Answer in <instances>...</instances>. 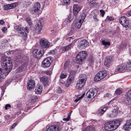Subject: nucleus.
Listing matches in <instances>:
<instances>
[{
	"label": "nucleus",
	"instance_id": "1",
	"mask_svg": "<svg viewBox=\"0 0 131 131\" xmlns=\"http://www.w3.org/2000/svg\"><path fill=\"white\" fill-rule=\"evenodd\" d=\"M12 65L10 58L5 56L2 57L0 62V83L11 70Z\"/></svg>",
	"mask_w": 131,
	"mask_h": 131
},
{
	"label": "nucleus",
	"instance_id": "2",
	"mask_svg": "<svg viewBox=\"0 0 131 131\" xmlns=\"http://www.w3.org/2000/svg\"><path fill=\"white\" fill-rule=\"evenodd\" d=\"M121 121V119H116L106 123L104 126L105 129L108 131L115 130L119 125Z\"/></svg>",
	"mask_w": 131,
	"mask_h": 131
},
{
	"label": "nucleus",
	"instance_id": "3",
	"mask_svg": "<svg viewBox=\"0 0 131 131\" xmlns=\"http://www.w3.org/2000/svg\"><path fill=\"white\" fill-rule=\"evenodd\" d=\"M15 61L17 62V64L18 63H21L23 62L22 66H21L22 69L24 70L25 69L27 66L29 65L28 61L26 56L22 54L18 55L15 58Z\"/></svg>",
	"mask_w": 131,
	"mask_h": 131
},
{
	"label": "nucleus",
	"instance_id": "4",
	"mask_svg": "<svg viewBox=\"0 0 131 131\" xmlns=\"http://www.w3.org/2000/svg\"><path fill=\"white\" fill-rule=\"evenodd\" d=\"M126 70L128 71H131V60H129L127 62V64L126 65L123 64L119 65L116 68L115 72L116 73L123 72Z\"/></svg>",
	"mask_w": 131,
	"mask_h": 131
},
{
	"label": "nucleus",
	"instance_id": "5",
	"mask_svg": "<svg viewBox=\"0 0 131 131\" xmlns=\"http://www.w3.org/2000/svg\"><path fill=\"white\" fill-rule=\"evenodd\" d=\"M80 78L77 81L76 88L81 90L85 83L86 80V77L85 75L81 74L79 75Z\"/></svg>",
	"mask_w": 131,
	"mask_h": 131
},
{
	"label": "nucleus",
	"instance_id": "6",
	"mask_svg": "<svg viewBox=\"0 0 131 131\" xmlns=\"http://www.w3.org/2000/svg\"><path fill=\"white\" fill-rule=\"evenodd\" d=\"M15 29L18 31V35L19 36L24 37V39L25 40L27 37V33H28L29 28L26 27L24 29L23 28H21L20 26H17L15 27Z\"/></svg>",
	"mask_w": 131,
	"mask_h": 131
},
{
	"label": "nucleus",
	"instance_id": "7",
	"mask_svg": "<svg viewBox=\"0 0 131 131\" xmlns=\"http://www.w3.org/2000/svg\"><path fill=\"white\" fill-rule=\"evenodd\" d=\"M87 56V53L86 52L82 51L79 52L77 54L76 58L77 63L82 64V62L86 59Z\"/></svg>",
	"mask_w": 131,
	"mask_h": 131
},
{
	"label": "nucleus",
	"instance_id": "8",
	"mask_svg": "<svg viewBox=\"0 0 131 131\" xmlns=\"http://www.w3.org/2000/svg\"><path fill=\"white\" fill-rule=\"evenodd\" d=\"M107 72L105 71H102L99 72L95 75L94 80L97 82L103 79L106 76Z\"/></svg>",
	"mask_w": 131,
	"mask_h": 131
},
{
	"label": "nucleus",
	"instance_id": "9",
	"mask_svg": "<svg viewBox=\"0 0 131 131\" xmlns=\"http://www.w3.org/2000/svg\"><path fill=\"white\" fill-rule=\"evenodd\" d=\"M123 102L126 105L131 104V90H129L123 100Z\"/></svg>",
	"mask_w": 131,
	"mask_h": 131
},
{
	"label": "nucleus",
	"instance_id": "10",
	"mask_svg": "<svg viewBox=\"0 0 131 131\" xmlns=\"http://www.w3.org/2000/svg\"><path fill=\"white\" fill-rule=\"evenodd\" d=\"M32 53L33 56L36 58H40L43 55L44 51L43 49H34L32 51Z\"/></svg>",
	"mask_w": 131,
	"mask_h": 131
},
{
	"label": "nucleus",
	"instance_id": "11",
	"mask_svg": "<svg viewBox=\"0 0 131 131\" xmlns=\"http://www.w3.org/2000/svg\"><path fill=\"white\" fill-rule=\"evenodd\" d=\"M113 57L112 56H107L105 58L104 65L108 68L112 64L114 61Z\"/></svg>",
	"mask_w": 131,
	"mask_h": 131
},
{
	"label": "nucleus",
	"instance_id": "12",
	"mask_svg": "<svg viewBox=\"0 0 131 131\" xmlns=\"http://www.w3.org/2000/svg\"><path fill=\"white\" fill-rule=\"evenodd\" d=\"M97 93V90L95 88H92L87 92L86 95L89 98L92 99L96 95Z\"/></svg>",
	"mask_w": 131,
	"mask_h": 131
},
{
	"label": "nucleus",
	"instance_id": "13",
	"mask_svg": "<svg viewBox=\"0 0 131 131\" xmlns=\"http://www.w3.org/2000/svg\"><path fill=\"white\" fill-rule=\"evenodd\" d=\"M86 16L85 14L83 13L81 14L80 17L81 18L79 21H77L75 24V27L77 29L80 28Z\"/></svg>",
	"mask_w": 131,
	"mask_h": 131
},
{
	"label": "nucleus",
	"instance_id": "14",
	"mask_svg": "<svg viewBox=\"0 0 131 131\" xmlns=\"http://www.w3.org/2000/svg\"><path fill=\"white\" fill-rule=\"evenodd\" d=\"M119 22L125 28L128 26L129 20L128 18L124 16L121 17L119 19Z\"/></svg>",
	"mask_w": 131,
	"mask_h": 131
},
{
	"label": "nucleus",
	"instance_id": "15",
	"mask_svg": "<svg viewBox=\"0 0 131 131\" xmlns=\"http://www.w3.org/2000/svg\"><path fill=\"white\" fill-rule=\"evenodd\" d=\"M112 105L110 104H109V102L107 104H106L104 106L101 107L99 108L98 111V113L100 115H102L107 109L112 107Z\"/></svg>",
	"mask_w": 131,
	"mask_h": 131
},
{
	"label": "nucleus",
	"instance_id": "16",
	"mask_svg": "<svg viewBox=\"0 0 131 131\" xmlns=\"http://www.w3.org/2000/svg\"><path fill=\"white\" fill-rule=\"evenodd\" d=\"M40 7V5L38 2L36 3L32 8L31 9V13L33 14L39 12Z\"/></svg>",
	"mask_w": 131,
	"mask_h": 131
},
{
	"label": "nucleus",
	"instance_id": "17",
	"mask_svg": "<svg viewBox=\"0 0 131 131\" xmlns=\"http://www.w3.org/2000/svg\"><path fill=\"white\" fill-rule=\"evenodd\" d=\"M40 43L41 46L43 48H47L49 46L50 43L46 39H41L40 41Z\"/></svg>",
	"mask_w": 131,
	"mask_h": 131
},
{
	"label": "nucleus",
	"instance_id": "18",
	"mask_svg": "<svg viewBox=\"0 0 131 131\" xmlns=\"http://www.w3.org/2000/svg\"><path fill=\"white\" fill-rule=\"evenodd\" d=\"M35 83L33 80H30L28 81L27 84V88L28 90H31L35 87Z\"/></svg>",
	"mask_w": 131,
	"mask_h": 131
},
{
	"label": "nucleus",
	"instance_id": "19",
	"mask_svg": "<svg viewBox=\"0 0 131 131\" xmlns=\"http://www.w3.org/2000/svg\"><path fill=\"white\" fill-rule=\"evenodd\" d=\"M46 129L47 131H59L60 130L58 125H51L49 127L47 126Z\"/></svg>",
	"mask_w": 131,
	"mask_h": 131
},
{
	"label": "nucleus",
	"instance_id": "20",
	"mask_svg": "<svg viewBox=\"0 0 131 131\" xmlns=\"http://www.w3.org/2000/svg\"><path fill=\"white\" fill-rule=\"evenodd\" d=\"M81 8V6L77 4L74 5L73 7V12L74 15L76 16Z\"/></svg>",
	"mask_w": 131,
	"mask_h": 131
},
{
	"label": "nucleus",
	"instance_id": "21",
	"mask_svg": "<svg viewBox=\"0 0 131 131\" xmlns=\"http://www.w3.org/2000/svg\"><path fill=\"white\" fill-rule=\"evenodd\" d=\"M48 58L45 59L42 61V66L44 68L49 67L50 65V62L48 60Z\"/></svg>",
	"mask_w": 131,
	"mask_h": 131
},
{
	"label": "nucleus",
	"instance_id": "22",
	"mask_svg": "<svg viewBox=\"0 0 131 131\" xmlns=\"http://www.w3.org/2000/svg\"><path fill=\"white\" fill-rule=\"evenodd\" d=\"M88 44L87 41L86 40H83L81 41L78 45V47L81 48H82L86 47Z\"/></svg>",
	"mask_w": 131,
	"mask_h": 131
},
{
	"label": "nucleus",
	"instance_id": "23",
	"mask_svg": "<svg viewBox=\"0 0 131 131\" xmlns=\"http://www.w3.org/2000/svg\"><path fill=\"white\" fill-rule=\"evenodd\" d=\"M17 3L9 4L4 6V9L5 10H9L14 8L17 5Z\"/></svg>",
	"mask_w": 131,
	"mask_h": 131
},
{
	"label": "nucleus",
	"instance_id": "24",
	"mask_svg": "<svg viewBox=\"0 0 131 131\" xmlns=\"http://www.w3.org/2000/svg\"><path fill=\"white\" fill-rule=\"evenodd\" d=\"M40 82L42 83L44 85L47 86L48 85V77L45 76L40 77Z\"/></svg>",
	"mask_w": 131,
	"mask_h": 131
},
{
	"label": "nucleus",
	"instance_id": "25",
	"mask_svg": "<svg viewBox=\"0 0 131 131\" xmlns=\"http://www.w3.org/2000/svg\"><path fill=\"white\" fill-rule=\"evenodd\" d=\"M123 127L125 130H128L131 128V120L127 121Z\"/></svg>",
	"mask_w": 131,
	"mask_h": 131
},
{
	"label": "nucleus",
	"instance_id": "26",
	"mask_svg": "<svg viewBox=\"0 0 131 131\" xmlns=\"http://www.w3.org/2000/svg\"><path fill=\"white\" fill-rule=\"evenodd\" d=\"M74 79V77L73 76H69L66 84V86H68L70 85L71 83L73 82Z\"/></svg>",
	"mask_w": 131,
	"mask_h": 131
},
{
	"label": "nucleus",
	"instance_id": "27",
	"mask_svg": "<svg viewBox=\"0 0 131 131\" xmlns=\"http://www.w3.org/2000/svg\"><path fill=\"white\" fill-rule=\"evenodd\" d=\"M73 18L70 15H69L67 18L65 19V21H63L62 24L63 26L67 25V24L71 22Z\"/></svg>",
	"mask_w": 131,
	"mask_h": 131
},
{
	"label": "nucleus",
	"instance_id": "28",
	"mask_svg": "<svg viewBox=\"0 0 131 131\" xmlns=\"http://www.w3.org/2000/svg\"><path fill=\"white\" fill-rule=\"evenodd\" d=\"M82 131H95V130L93 126H90L82 129Z\"/></svg>",
	"mask_w": 131,
	"mask_h": 131
},
{
	"label": "nucleus",
	"instance_id": "29",
	"mask_svg": "<svg viewBox=\"0 0 131 131\" xmlns=\"http://www.w3.org/2000/svg\"><path fill=\"white\" fill-rule=\"evenodd\" d=\"M37 24V26L36 28V30L38 31L39 33L42 27L40 21L39 20Z\"/></svg>",
	"mask_w": 131,
	"mask_h": 131
},
{
	"label": "nucleus",
	"instance_id": "30",
	"mask_svg": "<svg viewBox=\"0 0 131 131\" xmlns=\"http://www.w3.org/2000/svg\"><path fill=\"white\" fill-rule=\"evenodd\" d=\"M94 0H88V3H89L90 5L92 6L95 7L99 6V4L98 3H95L94 2Z\"/></svg>",
	"mask_w": 131,
	"mask_h": 131
},
{
	"label": "nucleus",
	"instance_id": "31",
	"mask_svg": "<svg viewBox=\"0 0 131 131\" xmlns=\"http://www.w3.org/2000/svg\"><path fill=\"white\" fill-rule=\"evenodd\" d=\"M42 86L39 85L38 87L37 88L35 89V92L37 94H40L42 91Z\"/></svg>",
	"mask_w": 131,
	"mask_h": 131
},
{
	"label": "nucleus",
	"instance_id": "32",
	"mask_svg": "<svg viewBox=\"0 0 131 131\" xmlns=\"http://www.w3.org/2000/svg\"><path fill=\"white\" fill-rule=\"evenodd\" d=\"M73 46V45L72 43H71L67 46H65L62 48V50L63 51H65L69 49H70L72 48Z\"/></svg>",
	"mask_w": 131,
	"mask_h": 131
},
{
	"label": "nucleus",
	"instance_id": "33",
	"mask_svg": "<svg viewBox=\"0 0 131 131\" xmlns=\"http://www.w3.org/2000/svg\"><path fill=\"white\" fill-rule=\"evenodd\" d=\"M38 98L37 96H32L30 98V100H29L31 102V103H34L37 100Z\"/></svg>",
	"mask_w": 131,
	"mask_h": 131
},
{
	"label": "nucleus",
	"instance_id": "34",
	"mask_svg": "<svg viewBox=\"0 0 131 131\" xmlns=\"http://www.w3.org/2000/svg\"><path fill=\"white\" fill-rule=\"evenodd\" d=\"M118 113L117 111L115 109H114L112 111V113H111L112 117L116 116H117Z\"/></svg>",
	"mask_w": 131,
	"mask_h": 131
},
{
	"label": "nucleus",
	"instance_id": "35",
	"mask_svg": "<svg viewBox=\"0 0 131 131\" xmlns=\"http://www.w3.org/2000/svg\"><path fill=\"white\" fill-rule=\"evenodd\" d=\"M109 104L112 105V107H115L116 106V103L115 100H111L109 102Z\"/></svg>",
	"mask_w": 131,
	"mask_h": 131
},
{
	"label": "nucleus",
	"instance_id": "36",
	"mask_svg": "<svg viewBox=\"0 0 131 131\" xmlns=\"http://www.w3.org/2000/svg\"><path fill=\"white\" fill-rule=\"evenodd\" d=\"M122 89L119 88L116 89L115 91V93L117 95H118L122 92Z\"/></svg>",
	"mask_w": 131,
	"mask_h": 131
},
{
	"label": "nucleus",
	"instance_id": "37",
	"mask_svg": "<svg viewBox=\"0 0 131 131\" xmlns=\"http://www.w3.org/2000/svg\"><path fill=\"white\" fill-rule=\"evenodd\" d=\"M126 45L125 43H122L119 47V49L120 50H122L126 48Z\"/></svg>",
	"mask_w": 131,
	"mask_h": 131
},
{
	"label": "nucleus",
	"instance_id": "38",
	"mask_svg": "<svg viewBox=\"0 0 131 131\" xmlns=\"http://www.w3.org/2000/svg\"><path fill=\"white\" fill-rule=\"evenodd\" d=\"M70 0H63V5H68L70 3Z\"/></svg>",
	"mask_w": 131,
	"mask_h": 131
},
{
	"label": "nucleus",
	"instance_id": "39",
	"mask_svg": "<svg viewBox=\"0 0 131 131\" xmlns=\"http://www.w3.org/2000/svg\"><path fill=\"white\" fill-rule=\"evenodd\" d=\"M26 20L27 22L28 23V25L30 26H31L32 25V23L30 18L27 17L26 18Z\"/></svg>",
	"mask_w": 131,
	"mask_h": 131
},
{
	"label": "nucleus",
	"instance_id": "40",
	"mask_svg": "<svg viewBox=\"0 0 131 131\" xmlns=\"http://www.w3.org/2000/svg\"><path fill=\"white\" fill-rule=\"evenodd\" d=\"M102 42L103 45L106 46L107 45H110V42H106L104 40L102 41Z\"/></svg>",
	"mask_w": 131,
	"mask_h": 131
},
{
	"label": "nucleus",
	"instance_id": "41",
	"mask_svg": "<svg viewBox=\"0 0 131 131\" xmlns=\"http://www.w3.org/2000/svg\"><path fill=\"white\" fill-rule=\"evenodd\" d=\"M76 73L75 71L71 70L70 71V75L69 76H73L74 77V75Z\"/></svg>",
	"mask_w": 131,
	"mask_h": 131
},
{
	"label": "nucleus",
	"instance_id": "42",
	"mask_svg": "<svg viewBox=\"0 0 131 131\" xmlns=\"http://www.w3.org/2000/svg\"><path fill=\"white\" fill-rule=\"evenodd\" d=\"M71 114L69 113L68 114L67 117V118H63V120L65 121H68L70 118Z\"/></svg>",
	"mask_w": 131,
	"mask_h": 131
},
{
	"label": "nucleus",
	"instance_id": "43",
	"mask_svg": "<svg viewBox=\"0 0 131 131\" xmlns=\"http://www.w3.org/2000/svg\"><path fill=\"white\" fill-rule=\"evenodd\" d=\"M106 19L110 21H111L113 20L114 18L113 16H108L107 17Z\"/></svg>",
	"mask_w": 131,
	"mask_h": 131
},
{
	"label": "nucleus",
	"instance_id": "44",
	"mask_svg": "<svg viewBox=\"0 0 131 131\" xmlns=\"http://www.w3.org/2000/svg\"><path fill=\"white\" fill-rule=\"evenodd\" d=\"M94 60V58L92 56H91L89 57V62H90L91 63Z\"/></svg>",
	"mask_w": 131,
	"mask_h": 131
},
{
	"label": "nucleus",
	"instance_id": "45",
	"mask_svg": "<svg viewBox=\"0 0 131 131\" xmlns=\"http://www.w3.org/2000/svg\"><path fill=\"white\" fill-rule=\"evenodd\" d=\"M67 75L66 74L64 73H62L60 75V78H61L63 79L66 77Z\"/></svg>",
	"mask_w": 131,
	"mask_h": 131
},
{
	"label": "nucleus",
	"instance_id": "46",
	"mask_svg": "<svg viewBox=\"0 0 131 131\" xmlns=\"http://www.w3.org/2000/svg\"><path fill=\"white\" fill-rule=\"evenodd\" d=\"M69 63L68 61H67L65 63L64 67V69L68 67L69 65Z\"/></svg>",
	"mask_w": 131,
	"mask_h": 131
},
{
	"label": "nucleus",
	"instance_id": "47",
	"mask_svg": "<svg viewBox=\"0 0 131 131\" xmlns=\"http://www.w3.org/2000/svg\"><path fill=\"white\" fill-rule=\"evenodd\" d=\"M10 107V105L9 104H7L5 106V109L6 110H7L8 109H9Z\"/></svg>",
	"mask_w": 131,
	"mask_h": 131
},
{
	"label": "nucleus",
	"instance_id": "48",
	"mask_svg": "<svg viewBox=\"0 0 131 131\" xmlns=\"http://www.w3.org/2000/svg\"><path fill=\"white\" fill-rule=\"evenodd\" d=\"M100 11L101 13V15L102 17H103L105 13V12L102 9L100 10Z\"/></svg>",
	"mask_w": 131,
	"mask_h": 131
},
{
	"label": "nucleus",
	"instance_id": "49",
	"mask_svg": "<svg viewBox=\"0 0 131 131\" xmlns=\"http://www.w3.org/2000/svg\"><path fill=\"white\" fill-rule=\"evenodd\" d=\"M17 123H15L13 124L10 127L11 129L14 128L17 125Z\"/></svg>",
	"mask_w": 131,
	"mask_h": 131
},
{
	"label": "nucleus",
	"instance_id": "50",
	"mask_svg": "<svg viewBox=\"0 0 131 131\" xmlns=\"http://www.w3.org/2000/svg\"><path fill=\"white\" fill-rule=\"evenodd\" d=\"M62 91L61 88L60 87H58L57 90V92L60 93H61Z\"/></svg>",
	"mask_w": 131,
	"mask_h": 131
},
{
	"label": "nucleus",
	"instance_id": "51",
	"mask_svg": "<svg viewBox=\"0 0 131 131\" xmlns=\"http://www.w3.org/2000/svg\"><path fill=\"white\" fill-rule=\"evenodd\" d=\"M93 18L94 20L95 21H99L98 19L97 18V16L96 15H95L93 16Z\"/></svg>",
	"mask_w": 131,
	"mask_h": 131
},
{
	"label": "nucleus",
	"instance_id": "52",
	"mask_svg": "<svg viewBox=\"0 0 131 131\" xmlns=\"http://www.w3.org/2000/svg\"><path fill=\"white\" fill-rule=\"evenodd\" d=\"M56 52V49H55L51 50L50 52L52 54H54Z\"/></svg>",
	"mask_w": 131,
	"mask_h": 131
},
{
	"label": "nucleus",
	"instance_id": "53",
	"mask_svg": "<svg viewBox=\"0 0 131 131\" xmlns=\"http://www.w3.org/2000/svg\"><path fill=\"white\" fill-rule=\"evenodd\" d=\"M111 96V95L110 94L107 93H106L105 95L104 96V97H110Z\"/></svg>",
	"mask_w": 131,
	"mask_h": 131
},
{
	"label": "nucleus",
	"instance_id": "54",
	"mask_svg": "<svg viewBox=\"0 0 131 131\" xmlns=\"http://www.w3.org/2000/svg\"><path fill=\"white\" fill-rule=\"evenodd\" d=\"M45 74L48 75H50L51 74V73L50 71H45Z\"/></svg>",
	"mask_w": 131,
	"mask_h": 131
},
{
	"label": "nucleus",
	"instance_id": "55",
	"mask_svg": "<svg viewBox=\"0 0 131 131\" xmlns=\"http://www.w3.org/2000/svg\"><path fill=\"white\" fill-rule=\"evenodd\" d=\"M74 1L77 3H80L82 2L83 0H74Z\"/></svg>",
	"mask_w": 131,
	"mask_h": 131
},
{
	"label": "nucleus",
	"instance_id": "56",
	"mask_svg": "<svg viewBox=\"0 0 131 131\" xmlns=\"http://www.w3.org/2000/svg\"><path fill=\"white\" fill-rule=\"evenodd\" d=\"M5 23L4 20H0V24L1 25L4 24Z\"/></svg>",
	"mask_w": 131,
	"mask_h": 131
},
{
	"label": "nucleus",
	"instance_id": "57",
	"mask_svg": "<svg viewBox=\"0 0 131 131\" xmlns=\"http://www.w3.org/2000/svg\"><path fill=\"white\" fill-rule=\"evenodd\" d=\"M6 29L7 28L5 27H3L2 29V30L4 32H5Z\"/></svg>",
	"mask_w": 131,
	"mask_h": 131
},
{
	"label": "nucleus",
	"instance_id": "58",
	"mask_svg": "<svg viewBox=\"0 0 131 131\" xmlns=\"http://www.w3.org/2000/svg\"><path fill=\"white\" fill-rule=\"evenodd\" d=\"M11 118V116H9V115L6 116L5 117V118L6 119H7L8 118V119H9V118Z\"/></svg>",
	"mask_w": 131,
	"mask_h": 131
},
{
	"label": "nucleus",
	"instance_id": "59",
	"mask_svg": "<svg viewBox=\"0 0 131 131\" xmlns=\"http://www.w3.org/2000/svg\"><path fill=\"white\" fill-rule=\"evenodd\" d=\"M128 27L130 29H131V22L129 23V24H128Z\"/></svg>",
	"mask_w": 131,
	"mask_h": 131
},
{
	"label": "nucleus",
	"instance_id": "60",
	"mask_svg": "<svg viewBox=\"0 0 131 131\" xmlns=\"http://www.w3.org/2000/svg\"><path fill=\"white\" fill-rule=\"evenodd\" d=\"M71 39H73L71 37H69L67 39V40H69L70 41V40Z\"/></svg>",
	"mask_w": 131,
	"mask_h": 131
},
{
	"label": "nucleus",
	"instance_id": "61",
	"mask_svg": "<svg viewBox=\"0 0 131 131\" xmlns=\"http://www.w3.org/2000/svg\"><path fill=\"white\" fill-rule=\"evenodd\" d=\"M128 14L129 15H131V10L128 12Z\"/></svg>",
	"mask_w": 131,
	"mask_h": 131
},
{
	"label": "nucleus",
	"instance_id": "62",
	"mask_svg": "<svg viewBox=\"0 0 131 131\" xmlns=\"http://www.w3.org/2000/svg\"><path fill=\"white\" fill-rule=\"evenodd\" d=\"M107 115L109 117H112L111 114H108Z\"/></svg>",
	"mask_w": 131,
	"mask_h": 131
},
{
	"label": "nucleus",
	"instance_id": "63",
	"mask_svg": "<svg viewBox=\"0 0 131 131\" xmlns=\"http://www.w3.org/2000/svg\"><path fill=\"white\" fill-rule=\"evenodd\" d=\"M80 99H76L75 100V102H78L79 100Z\"/></svg>",
	"mask_w": 131,
	"mask_h": 131
},
{
	"label": "nucleus",
	"instance_id": "64",
	"mask_svg": "<svg viewBox=\"0 0 131 131\" xmlns=\"http://www.w3.org/2000/svg\"><path fill=\"white\" fill-rule=\"evenodd\" d=\"M72 112V111H71L69 113H70L71 114Z\"/></svg>",
	"mask_w": 131,
	"mask_h": 131
}]
</instances>
